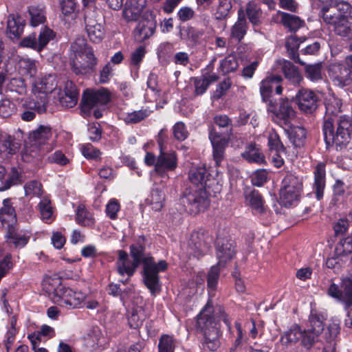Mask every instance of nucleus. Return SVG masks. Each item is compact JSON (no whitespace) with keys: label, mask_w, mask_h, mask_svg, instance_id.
Returning a JSON list of instances; mask_svg holds the SVG:
<instances>
[{"label":"nucleus","mask_w":352,"mask_h":352,"mask_svg":"<svg viewBox=\"0 0 352 352\" xmlns=\"http://www.w3.org/2000/svg\"><path fill=\"white\" fill-rule=\"evenodd\" d=\"M188 179L190 184L184 191L180 200L187 212L196 215L210 206L208 195L216 179L205 166L191 168Z\"/></svg>","instance_id":"nucleus-1"},{"label":"nucleus","mask_w":352,"mask_h":352,"mask_svg":"<svg viewBox=\"0 0 352 352\" xmlns=\"http://www.w3.org/2000/svg\"><path fill=\"white\" fill-rule=\"evenodd\" d=\"M322 131L326 148L335 147L336 151L346 148L351 140L352 120L346 116L335 120L332 118L324 120Z\"/></svg>","instance_id":"nucleus-2"},{"label":"nucleus","mask_w":352,"mask_h":352,"mask_svg":"<svg viewBox=\"0 0 352 352\" xmlns=\"http://www.w3.org/2000/svg\"><path fill=\"white\" fill-rule=\"evenodd\" d=\"M195 331L204 338V346L211 351H217L221 344L219 338L221 331L219 324L214 316V307L211 299L195 317Z\"/></svg>","instance_id":"nucleus-3"},{"label":"nucleus","mask_w":352,"mask_h":352,"mask_svg":"<svg viewBox=\"0 0 352 352\" xmlns=\"http://www.w3.org/2000/svg\"><path fill=\"white\" fill-rule=\"evenodd\" d=\"M110 100L111 94L107 88L86 89L79 104L80 114L84 118L93 115L96 119H100L103 116V111L99 107L106 105Z\"/></svg>","instance_id":"nucleus-4"},{"label":"nucleus","mask_w":352,"mask_h":352,"mask_svg":"<svg viewBox=\"0 0 352 352\" xmlns=\"http://www.w3.org/2000/svg\"><path fill=\"white\" fill-rule=\"evenodd\" d=\"M49 291L54 294V300L59 306L67 309H77L82 307L86 294L75 292L62 283L60 277L50 278L47 280Z\"/></svg>","instance_id":"nucleus-5"},{"label":"nucleus","mask_w":352,"mask_h":352,"mask_svg":"<svg viewBox=\"0 0 352 352\" xmlns=\"http://www.w3.org/2000/svg\"><path fill=\"white\" fill-rule=\"evenodd\" d=\"M76 60L72 64V69L76 75H87L96 72L98 58L94 55L93 48L84 40L76 42L72 46Z\"/></svg>","instance_id":"nucleus-6"},{"label":"nucleus","mask_w":352,"mask_h":352,"mask_svg":"<svg viewBox=\"0 0 352 352\" xmlns=\"http://www.w3.org/2000/svg\"><path fill=\"white\" fill-rule=\"evenodd\" d=\"M142 278L146 287L153 296L160 294L162 291V282L160 272H164L168 269V263L165 260L155 262L153 256H143Z\"/></svg>","instance_id":"nucleus-7"},{"label":"nucleus","mask_w":352,"mask_h":352,"mask_svg":"<svg viewBox=\"0 0 352 352\" xmlns=\"http://www.w3.org/2000/svg\"><path fill=\"white\" fill-rule=\"evenodd\" d=\"M266 104L267 111L272 113L273 122L280 126L288 125L296 116L292 101L287 98L275 99Z\"/></svg>","instance_id":"nucleus-8"},{"label":"nucleus","mask_w":352,"mask_h":352,"mask_svg":"<svg viewBox=\"0 0 352 352\" xmlns=\"http://www.w3.org/2000/svg\"><path fill=\"white\" fill-rule=\"evenodd\" d=\"M283 78L278 74H270L261 80L259 91L261 100L265 104L273 101L274 95H281L283 91Z\"/></svg>","instance_id":"nucleus-9"},{"label":"nucleus","mask_w":352,"mask_h":352,"mask_svg":"<svg viewBox=\"0 0 352 352\" xmlns=\"http://www.w3.org/2000/svg\"><path fill=\"white\" fill-rule=\"evenodd\" d=\"M295 102L301 111L312 113L318 109L320 99L319 95L313 90L301 88L296 94Z\"/></svg>","instance_id":"nucleus-10"},{"label":"nucleus","mask_w":352,"mask_h":352,"mask_svg":"<svg viewBox=\"0 0 352 352\" xmlns=\"http://www.w3.org/2000/svg\"><path fill=\"white\" fill-rule=\"evenodd\" d=\"M245 204L249 206L254 214L264 215L270 210L261 192L252 186H246L243 189Z\"/></svg>","instance_id":"nucleus-11"},{"label":"nucleus","mask_w":352,"mask_h":352,"mask_svg":"<svg viewBox=\"0 0 352 352\" xmlns=\"http://www.w3.org/2000/svg\"><path fill=\"white\" fill-rule=\"evenodd\" d=\"M208 138L212 146V157L215 166L219 167L225 157L229 139L218 133L214 126L210 127Z\"/></svg>","instance_id":"nucleus-12"},{"label":"nucleus","mask_w":352,"mask_h":352,"mask_svg":"<svg viewBox=\"0 0 352 352\" xmlns=\"http://www.w3.org/2000/svg\"><path fill=\"white\" fill-rule=\"evenodd\" d=\"M216 254L219 260L217 265L225 266L236 255V243L230 238H218L216 242Z\"/></svg>","instance_id":"nucleus-13"},{"label":"nucleus","mask_w":352,"mask_h":352,"mask_svg":"<svg viewBox=\"0 0 352 352\" xmlns=\"http://www.w3.org/2000/svg\"><path fill=\"white\" fill-rule=\"evenodd\" d=\"M178 166L177 155L174 151H161L157 157L155 173L164 177L167 173L174 171Z\"/></svg>","instance_id":"nucleus-14"},{"label":"nucleus","mask_w":352,"mask_h":352,"mask_svg":"<svg viewBox=\"0 0 352 352\" xmlns=\"http://www.w3.org/2000/svg\"><path fill=\"white\" fill-rule=\"evenodd\" d=\"M118 260L116 262L117 272L120 276L127 275L129 278L133 276L135 273L137 268L140 264H142V260L139 258H133V261L130 265L126 264L129 261V255L127 252L123 250L117 251Z\"/></svg>","instance_id":"nucleus-15"},{"label":"nucleus","mask_w":352,"mask_h":352,"mask_svg":"<svg viewBox=\"0 0 352 352\" xmlns=\"http://www.w3.org/2000/svg\"><path fill=\"white\" fill-rule=\"evenodd\" d=\"M5 238L9 245L16 249H21L28 243L30 236L24 230H19L17 226H14L6 229Z\"/></svg>","instance_id":"nucleus-16"},{"label":"nucleus","mask_w":352,"mask_h":352,"mask_svg":"<svg viewBox=\"0 0 352 352\" xmlns=\"http://www.w3.org/2000/svg\"><path fill=\"white\" fill-rule=\"evenodd\" d=\"M12 198H6L0 208V222L6 229L18 225L17 216Z\"/></svg>","instance_id":"nucleus-17"},{"label":"nucleus","mask_w":352,"mask_h":352,"mask_svg":"<svg viewBox=\"0 0 352 352\" xmlns=\"http://www.w3.org/2000/svg\"><path fill=\"white\" fill-rule=\"evenodd\" d=\"M190 241L197 255L202 256L210 251L212 239L208 233L197 231L192 233Z\"/></svg>","instance_id":"nucleus-18"},{"label":"nucleus","mask_w":352,"mask_h":352,"mask_svg":"<svg viewBox=\"0 0 352 352\" xmlns=\"http://www.w3.org/2000/svg\"><path fill=\"white\" fill-rule=\"evenodd\" d=\"M25 19L19 14H10L8 16L6 34L12 41L19 40L23 33Z\"/></svg>","instance_id":"nucleus-19"},{"label":"nucleus","mask_w":352,"mask_h":352,"mask_svg":"<svg viewBox=\"0 0 352 352\" xmlns=\"http://www.w3.org/2000/svg\"><path fill=\"white\" fill-rule=\"evenodd\" d=\"M156 30V21L148 19H142L140 20L133 30V36L136 41L139 43L152 36Z\"/></svg>","instance_id":"nucleus-20"},{"label":"nucleus","mask_w":352,"mask_h":352,"mask_svg":"<svg viewBox=\"0 0 352 352\" xmlns=\"http://www.w3.org/2000/svg\"><path fill=\"white\" fill-rule=\"evenodd\" d=\"M328 75L333 81L338 82L342 86L348 85L352 80V75L348 69L340 63L329 65L327 69Z\"/></svg>","instance_id":"nucleus-21"},{"label":"nucleus","mask_w":352,"mask_h":352,"mask_svg":"<svg viewBox=\"0 0 352 352\" xmlns=\"http://www.w3.org/2000/svg\"><path fill=\"white\" fill-rule=\"evenodd\" d=\"M314 175V182L313 188L316 199L320 201L323 198L326 184V169L325 164L323 162H320L316 165Z\"/></svg>","instance_id":"nucleus-22"},{"label":"nucleus","mask_w":352,"mask_h":352,"mask_svg":"<svg viewBox=\"0 0 352 352\" xmlns=\"http://www.w3.org/2000/svg\"><path fill=\"white\" fill-rule=\"evenodd\" d=\"M64 94L60 98V102L62 106L67 108L74 107L78 102L79 91L76 84L67 80L64 87Z\"/></svg>","instance_id":"nucleus-23"},{"label":"nucleus","mask_w":352,"mask_h":352,"mask_svg":"<svg viewBox=\"0 0 352 352\" xmlns=\"http://www.w3.org/2000/svg\"><path fill=\"white\" fill-rule=\"evenodd\" d=\"M146 6V0H127L123 10V16L128 21H137Z\"/></svg>","instance_id":"nucleus-24"},{"label":"nucleus","mask_w":352,"mask_h":352,"mask_svg":"<svg viewBox=\"0 0 352 352\" xmlns=\"http://www.w3.org/2000/svg\"><path fill=\"white\" fill-rule=\"evenodd\" d=\"M21 183V175L16 168H12L7 175L5 167L0 166V191L6 190Z\"/></svg>","instance_id":"nucleus-25"},{"label":"nucleus","mask_w":352,"mask_h":352,"mask_svg":"<svg viewBox=\"0 0 352 352\" xmlns=\"http://www.w3.org/2000/svg\"><path fill=\"white\" fill-rule=\"evenodd\" d=\"M281 70L286 79L294 85H300L302 80L298 67L295 66L291 61L283 60L281 64Z\"/></svg>","instance_id":"nucleus-26"},{"label":"nucleus","mask_w":352,"mask_h":352,"mask_svg":"<svg viewBox=\"0 0 352 352\" xmlns=\"http://www.w3.org/2000/svg\"><path fill=\"white\" fill-rule=\"evenodd\" d=\"M57 87L56 77L53 74L45 75L41 78L34 84V89L38 93L44 94L45 96L52 93Z\"/></svg>","instance_id":"nucleus-27"},{"label":"nucleus","mask_w":352,"mask_h":352,"mask_svg":"<svg viewBox=\"0 0 352 352\" xmlns=\"http://www.w3.org/2000/svg\"><path fill=\"white\" fill-rule=\"evenodd\" d=\"M52 136L50 126L41 125L29 134L30 142L35 145L45 144Z\"/></svg>","instance_id":"nucleus-28"},{"label":"nucleus","mask_w":352,"mask_h":352,"mask_svg":"<svg viewBox=\"0 0 352 352\" xmlns=\"http://www.w3.org/2000/svg\"><path fill=\"white\" fill-rule=\"evenodd\" d=\"M86 31L90 41L94 43H100L105 34L104 26L94 20L86 23Z\"/></svg>","instance_id":"nucleus-29"},{"label":"nucleus","mask_w":352,"mask_h":352,"mask_svg":"<svg viewBox=\"0 0 352 352\" xmlns=\"http://www.w3.org/2000/svg\"><path fill=\"white\" fill-rule=\"evenodd\" d=\"M20 147L21 144L14 137L0 135V155L15 154Z\"/></svg>","instance_id":"nucleus-30"},{"label":"nucleus","mask_w":352,"mask_h":352,"mask_svg":"<svg viewBox=\"0 0 352 352\" xmlns=\"http://www.w3.org/2000/svg\"><path fill=\"white\" fill-rule=\"evenodd\" d=\"M302 336V331L300 325L297 324H292L288 331H286L281 335L280 342L283 345L289 346L296 344L299 341Z\"/></svg>","instance_id":"nucleus-31"},{"label":"nucleus","mask_w":352,"mask_h":352,"mask_svg":"<svg viewBox=\"0 0 352 352\" xmlns=\"http://www.w3.org/2000/svg\"><path fill=\"white\" fill-rule=\"evenodd\" d=\"M305 38H298L296 35H292L287 38L285 47L289 53V56L296 63L304 64L300 61L299 54L298 53V48L301 43L304 42Z\"/></svg>","instance_id":"nucleus-32"},{"label":"nucleus","mask_w":352,"mask_h":352,"mask_svg":"<svg viewBox=\"0 0 352 352\" xmlns=\"http://www.w3.org/2000/svg\"><path fill=\"white\" fill-rule=\"evenodd\" d=\"M76 221L81 226L92 228L95 223V219L84 205H80L76 210Z\"/></svg>","instance_id":"nucleus-33"},{"label":"nucleus","mask_w":352,"mask_h":352,"mask_svg":"<svg viewBox=\"0 0 352 352\" xmlns=\"http://www.w3.org/2000/svg\"><path fill=\"white\" fill-rule=\"evenodd\" d=\"M151 113L147 109H141L137 111L126 113L123 115L122 120L127 125L138 124L146 120Z\"/></svg>","instance_id":"nucleus-34"},{"label":"nucleus","mask_w":352,"mask_h":352,"mask_svg":"<svg viewBox=\"0 0 352 352\" xmlns=\"http://www.w3.org/2000/svg\"><path fill=\"white\" fill-rule=\"evenodd\" d=\"M42 220L46 223H51L55 220L52 202L49 197H44L38 204Z\"/></svg>","instance_id":"nucleus-35"},{"label":"nucleus","mask_w":352,"mask_h":352,"mask_svg":"<svg viewBox=\"0 0 352 352\" xmlns=\"http://www.w3.org/2000/svg\"><path fill=\"white\" fill-rule=\"evenodd\" d=\"M324 315L316 310H311L309 316V322L310 324L309 329L316 335H320L324 329Z\"/></svg>","instance_id":"nucleus-36"},{"label":"nucleus","mask_w":352,"mask_h":352,"mask_svg":"<svg viewBox=\"0 0 352 352\" xmlns=\"http://www.w3.org/2000/svg\"><path fill=\"white\" fill-rule=\"evenodd\" d=\"M220 276L219 265H215L211 267L207 275V289L208 295L213 296L217 289Z\"/></svg>","instance_id":"nucleus-37"},{"label":"nucleus","mask_w":352,"mask_h":352,"mask_svg":"<svg viewBox=\"0 0 352 352\" xmlns=\"http://www.w3.org/2000/svg\"><path fill=\"white\" fill-rule=\"evenodd\" d=\"M174 52V46L170 42H164L157 48V56L161 65H167L170 63Z\"/></svg>","instance_id":"nucleus-38"},{"label":"nucleus","mask_w":352,"mask_h":352,"mask_svg":"<svg viewBox=\"0 0 352 352\" xmlns=\"http://www.w3.org/2000/svg\"><path fill=\"white\" fill-rule=\"evenodd\" d=\"M336 34L342 37L351 38L352 33V23L348 18H339L332 25Z\"/></svg>","instance_id":"nucleus-39"},{"label":"nucleus","mask_w":352,"mask_h":352,"mask_svg":"<svg viewBox=\"0 0 352 352\" xmlns=\"http://www.w3.org/2000/svg\"><path fill=\"white\" fill-rule=\"evenodd\" d=\"M281 23L290 32H296L303 25L304 21L300 17L287 12L281 13Z\"/></svg>","instance_id":"nucleus-40"},{"label":"nucleus","mask_w":352,"mask_h":352,"mask_svg":"<svg viewBox=\"0 0 352 352\" xmlns=\"http://www.w3.org/2000/svg\"><path fill=\"white\" fill-rule=\"evenodd\" d=\"M241 156L250 163L261 164L265 162L264 155L255 145H249L246 148V150L241 154Z\"/></svg>","instance_id":"nucleus-41"},{"label":"nucleus","mask_w":352,"mask_h":352,"mask_svg":"<svg viewBox=\"0 0 352 352\" xmlns=\"http://www.w3.org/2000/svg\"><path fill=\"white\" fill-rule=\"evenodd\" d=\"M289 137L295 147L302 148L306 143L307 131L302 126H294L289 133Z\"/></svg>","instance_id":"nucleus-42"},{"label":"nucleus","mask_w":352,"mask_h":352,"mask_svg":"<svg viewBox=\"0 0 352 352\" xmlns=\"http://www.w3.org/2000/svg\"><path fill=\"white\" fill-rule=\"evenodd\" d=\"M239 67V61L236 56L230 54L220 60L218 70L225 76L231 72H235Z\"/></svg>","instance_id":"nucleus-43"},{"label":"nucleus","mask_w":352,"mask_h":352,"mask_svg":"<svg viewBox=\"0 0 352 352\" xmlns=\"http://www.w3.org/2000/svg\"><path fill=\"white\" fill-rule=\"evenodd\" d=\"M30 16V25L33 27L38 26L46 21L45 11L38 6H32L28 8Z\"/></svg>","instance_id":"nucleus-44"},{"label":"nucleus","mask_w":352,"mask_h":352,"mask_svg":"<svg viewBox=\"0 0 352 352\" xmlns=\"http://www.w3.org/2000/svg\"><path fill=\"white\" fill-rule=\"evenodd\" d=\"M19 72L24 76L33 77L36 73L35 61L30 58H21L18 61Z\"/></svg>","instance_id":"nucleus-45"},{"label":"nucleus","mask_w":352,"mask_h":352,"mask_svg":"<svg viewBox=\"0 0 352 352\" xmlns=\"http://www.w3.org/2000/svg\"><path fill=\"white\" fill-rule=\"evenodd\" d=\"M267 146L270 151L276 153L286 151V148L281 142L279 135L274 129L269 132L267 136Z\"/></svg>","instance_id":"nucleus-46"},{"label":"nucleus","mask_w":352,"mask_h":352,"mask_svg":"<svg viewBox=\"0 0 352 352\" xmlns=\"http://www.w3.org/2000/svg\"><path fill=\"white\" fill-rule=\"evenodd\" d=\"M301 192L280 190V204L285 208L295 206L300 201Z\"/></svg>","instance_id":"nucleus-47"},{"label":"nucleus","mask_w":352,"mask_h":352,"mask_svg":"<svg viewBox=\"0 0 352 352\" xmlns=\"http://www.w3.org/2000/svg\"><path fill=\"white\" fill-rule=\"evenodd\" d=\"M145 242V236L140 235L137 239L136 243L131 244L129 246L130 256L132 257V258L142 259V258L144 255V252L146 249Z\"/></svg>","instance_id":"nucleus-48"},{"label":"nucleus","mask_w":352,"mask_h":352,"mask_svg":"<svg viewBox=\"0 0 352 352\" xmlns=\"http://www.w3.org/2000/svg\"><path fill=\"white\" fill-rule=\"evenodd\" d=\"M176 345L173 336L162 334L158 343V352H175Z\"/></svg>","instance_id":"nucleus-49"},{"label":"nucleus","mask_w":352,"mask_h":352,"mask_svg":"<svg viewBox=\"0 0 352 352\" xmlns=\"http://www.w3.org/2000/svg\"><path fill=\"white\" fill-rule=\"evenodd\" d=\"M305 74L306 78L311 81H318L322 79V68L321 63H317L313 65H305Z\"/></svg>","instance_id":"nucleus-50"},{"label":"nucleus","mask_w":352,"mask_h":352,"mask_svg":"<svg viewBox=\"0 0 352 352\" xmlns=\"http://www.w3.org/2000/svg\"><path fill=\"white\" fill-rule=\"evenodd\" d=\"M319 16L322 19L323 21L327 24L332 25L340 18L336 8L323 6L319 13Z\"/></svg>","instance_id":"nucleus-51"},{"label":"nucleus","mask_w":352,"mask_h":352,"mask_svg":"<svg viewBox=\"0 0 352 352\" xmlns=\"http://www.w3.org/2000/svg\"><path fill=\"white\" fill-rule=\"evenodd\" d=\"M335 252L338 256H344L352 253V230L349 236L340 240Z\"/></svg>","instance_id":"nucleus-52"},{"label":"nucleus","mask_w":352,"mask_h":352,"mask_svg":"<svg viewBox=\"0 0 352 352\" xmlns=\"http://www.w3.org/2000/svg\"><path fill=\"white\" fill-rule=\"evenodd\" d=\"M107 294L109 296L113 297H119L120 302L123 305H124L126 302L125 294H127L131 289L126 288L124 290H122L119 284L110 283L107 285Z\"/></svg>","instance_id":"nucleus-53"},{"label":"nucleus","mask_w":352,"mask_h":352,"mask_svg":"<svg viewBox=\"0 0 352 352\" xmlns=\"http://www.w3.org/2000/svg\"><path fill=\"white\" fill-rule=\"evenodd\" d=\"M81 153L87 160L96 161L101 160L102 152L90 143L84 144L81 146Z\"/></svg>","instance_id":"nucleus-54"},{"label":"nucleus","mask_w":352,"mask_h":352,"mask_svg":"<svg viewBox=\"0 0 352 352\" xmlns=\"http://www.w3.org/2000/svg\"><path fill=\"white\" fill-rule=\"evenodd\" d=\"M55 36V32L47 26H45L41 30V32L37 37V40L38 43V46L39 48H41V51L43 50V49L51 40L54 39Z\"/></svg>","instance_id":"nucleus-55"},{"label":"nucleus","mask_w":352,"mask_h":352,"mask_svg":"<svg viewBox=\"0 0 352 352\" xmlns=\"http://www.w3.org/2000/svg\"><path fill=\"white\" fill-rule=\"evenodd\" d=\"M16 104L9 99L5 98L0 101V117L7 118L15 113Z\"/></svg>","instance_id":"nucleus-56"},{"label":"nucleus","mask_w":352,"mask_h":352,"mask_svg":"<svg viewBox=\"0 0 352 352\" xmlns=\"http://www.w3.org/2000/svg\"><path fill=\"white\" fill-rule=\"evenodd\" d=\"M36 33L33 32L24 38H23L19 42V46L23 48H30L38 52H41V48H39Z\"/></svg>","instance_id":"nucleus-57"},{"label":"nucleus","mask_w":352,"mask_h":352,"mask_svg":"<svg viewBox=\"0 0 352 352\" xmlns=\"http://www.w3.org/2000/svg\"><path fill=\"white\" fill-rule=\"evenodd\" d=\"M146 53V47L144 45H140L131 53L130 57V65L137 69H139L145 57Z\"/></svg>","instance_id":"nucleus-58"},{"label":"nucleus","mask_w":352,"mask_h":352,"mask_svg":"<svg viewBox=\"0 0 352 352\" xmlns=\"http://www.w3.org/2000/svg\"><path fill=\"white\" fill-rule=\"evenodd\" d=\"M232 7V2L229 0H219V5L214 13V16L217 20H223L229 14Z\"/></svg>","instance_id":"nucleus-59"},{"label":"nucleus","mask_w":352,"mask_h":352,"mask_svg":"<svg viewBox=\"0 0 352 352\" xmlns=\"http://www.w3.org/2000/svg\"><path fill=\"white\" fill-rule=\"evenodd\" d=\"M268 179V173L265 169H258L252 173L250 180L252 186L261 187Z\"/></svg>","instance_id":"nucleus-60"},{"label":"nucleus","mask_w":352,"mask_h":352,"mask_svg":"<svg viewBox=\"0 0 352 352\" xmlns=\"http://www.w3.org/2000/svg\"><path fill=\"white\" fill-rule=\"evenodd\" d=\"M164 194L162 190L156 188L151 191V204L152 208L155 211H159L162 209L164 206Z\"/></svg>","instance_id":"nucleus-61"},{"label":"nucleus","mask_w":352,"mask_h":352,"mask_svg":"<svg viewBox=\"0 0 352 352\" xmlns=\"http://www.w3.org/2000/svg\"><path fill=\"white\" fill-rule=\"evenodd\" d=\"M23 107L38 113H45L46 111V96L44 97L43 100L41 98L40 102L34 99L25 101Z\"/></svg>","instance_id":"nucleus-62"},{"label":"nucleus","mask_w":352,"mask_h":352,"mask_svg":"<svg viewBox=\"0 0 352 352\" xmlns=\"http://www.w3.org/2000/svg\"><path fill=\"white\" fill-rule=\"evenodd\" d=\"M248 25L241 24L240 23H235L231 28L230 36L232 38L240 43L247 34Z\"/></svg>","instance_id":"nucleus-63"},{"label":"nucleus","mask_w":352,"mask_h":352,"mask_svg":"<svg viewBox=\"0 0 352 352\" xmlns=\"http://www.w3.org/2000/svg\"><path fill=\"white\" fill-rule=\"evenodd\" d=\"M343 300L347 306L352 305V280L345 278L342 280Z\"/></svg>","instance_id":"nucleus-64"}]
</instances>
